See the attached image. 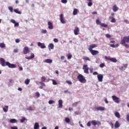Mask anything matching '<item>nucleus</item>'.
<instances>
[{
	"label": "nucleus",
	"mask_w": 129,
	"mask_h": 129,
	"mask_svg": "<svg viewBox=\"0 0 129 129\" xmlns=\"http://www.w3.org/2000/svg\"><path fill=\"white\" fill-rule=\"evenodd\" d=\"M41 79L42 82H45L46 81V77L45 76H42Z\"/></svg>",
	"instance_id": "obj_34"
},
{
	"label": "nucleus",
	"mask_w": 129,
	"mask_h": 129,
	"mask_svg": "<svg viewBox=\"0 0 129 129\" xmlns=\"http://www.w3.org/2000/svg\"><path fill=\"white\" fill-rule=\"evenodd\" d=\"M126 119L127 121H129V114L126 115Z\"/></svg>",
	"instance_id": "obj_59"
},
{
	"label": "nucleus",
	"mask_w": 129,
	"mask_h": 129,
	"mask_svg": "<svg viewBox=\"0 0 129 129\" xmlns=\"http://www.w3.org/2000/svg\"><path fill=\"white\" fill-rule=\"evenodd\" d=\"M78 10H77V9H75L73 13L74 16H76V15H77L78 14Z\"/></svg>",
	"instance_id": "obj_29"
},
{
	"label": "nucleus",
	"mask_w": 129,
	"mask_h": 129,
	"mask_svg": "<svg viewBox=\"0 0 129 129\" xmlns=\"http://www.w3.org/2000/svg\"><path fill=\"white\" fill-rule=\"evenodd\" d=\"M60 21L61 24H66V21L64 20V15L63 14L60 15Z\"/></svg>",
	"instance_id": "obj_10"
},
{
	"label": "nucleus",
	"mask_w": 129,
	"mask_h": 129,
	"mask_svg": "<svg viewBox=\"0 0 129 129\" xmlns=\"http://www.w3.org/2000/svg\"><path fill=\"white\" fill-rule=\"evenodd\" d=\"M97 47V44H92L89 46L88 50L89 51L93 50L92 49H94V48H96Z\"/></svg>",
	"instance_id": "obj_8"
},
{
	"label": "nucleus",
	"mask_w": 129,
	"mask_h": 129,
	"mask_svg": "<svg viewBox=\"0 0 129 129\" xmlns=\"http://www.w3.org/2000/svg\"><path fill=\"white\" fill-rule=\"evenodd\" d=\"M65 121L66 122H67L68 123L69 122H70V119L69 118L67 117L65 118Z\"/></svg>",
	"instance_id": "obj_39"
},
{
	"label": "nucleus",
	"mask_w": 129,
	"mask_h": 129,
	"mask_svg": "<svg viewBox=\"0 0 129 129\" xmlns=\"http://www.w3.org/2000/svg\"><path fill=\"white\" fill-rule=\"evenodd\" d=\"M49 104H53V103H55V101L52 100H50L48 101Z\"/></svg>",
	"instance_id": "obj_41"
},
{
	"label": "nucleus",
	"mask_w": 129,
	"mask_h": 129,
	"mask_svg": "<svg viewBox=\"0 0 129 129\" xmlns=\"http://www.w3.org/2000/svg\"><path fill=\"white\" fill-rule=\"evenodd\" d=\"M8 10L11 12V13H13V7L10 6L8 7Z\"/></svg>",
	"instance_id": "obj_35"
},
{
	"label": "nucleus",
	"mask_w": 129,
	"mask_h": 129,
	"mask_svg": "<svg viewBox=\"0 0 129 129\" xmlns=\"http://www.w3.org/2000/svg\"><path fill=\"white\" fill-rule=\"evenodd\" d=\"M123 45H124V47H125V48H129V45L125 43V44H123Z\"/></svg>",
	"instance_id": "obj_51"
},
{
	"label": "nucleus",
	"mask_w": 129,
	"mask_h": 129,
	"mask_svg": "<svg viewBox=\"0 0 129 129\" xmlns=\"http://www.w3.org/2000/svg\"><path fill=\"white\" fill-rule=\"evenodd\" d=\"M125 43H129V36H124L123 37V39L121 40V45H123V44H125Z\"/></svg>",
	"instance_id": "obj_3"
},
{
	"label": "nucleus",
	"mask_w": 129,
	"mask_h": 129,
	"mask_svg": "<svg viewBox=\"0 0 129 129\" xmlns=\"http://www.w3.org/2000/svg\"><path fill=\"white\" fill-rule=\"evenodd\" d=\"M72 58V55L69 54L68 55V59H71Z\"/></svg>",
	"instance_id": "obj_46"
},
{
	"label": "nucleus",
	"mask_w": 129,
	"mask_h": 129,
	"mask_svg": "<svg viewBox=\"0 0 129 129\" xmlns=\"http://www.w3.org/2000/svg\"><path fill=\"white\" fill-rule=\"evenodd\" d=\"M105 59L106 60H109V61H111V62H113L114 63H116L117 62V59L114 58H111L107 56H105Z\"/></svg>",
	"instance_id": "obj_6"
},
{
	"label": "nucleus",
	"mask_w": 129,
	"mask_h": 129,
	"mask_svg": "<svg viewBox=\"0 0 129 129\" xmlns=\"http://www.w3.org/2000/svg\"><path fill=\"white\" fill-rule=\"evenodd\" d=\"M41 32L42 33V34H46V33H47V30H42Z\"/></svg>",
	"instance_id": "obj_50"
},
{
	"label": "nucleus",
	"mask_w": 129,
	"mask_h": 129,
	"mask_svg": "<svg viewBox=\"0 0 129 129\" xmlns=\"http://www.w3.org/2000/svg\"><path fill=\"white\" fill-rule=\"evenodd\" d=\"M112 10L114 12H116L118 10V7L116 5H114L112 8Z\"/></svg>",
	"instance_id": "obj_22"
},
{
	"label": "nucleus",
	"mask_w": 129,
	"mask_h": 129,
	"mask_svg": "<svg viewBox=\"0 0 129 129\" xmlns=\"http://www.w3.org/2000/svg\"><path fill=\"white\" fill-rule=\"evenodd\" d=\"M112 99L116 103H119V102H120L119 98L116 97L115 95L112 96Z\"/></svg>",
	"instance_id": "obj_5"
},
{
	"label": "nucleus",
	"mask_w": 129,
	"mask_h": 129,
	"mask_svg": "<svg viewBox=\"0 0 129 129\" xmlns=\"http://www.w3.org/2000/svg\"><path fill=\"white\" fill-rule=\"evenodd\" d=\"M114 114L116 117H117V118H120V114H119V113L118 112H115Z\"/></svg>",
	"instance_id": "obj_27"
},
{
	"label": "nucleus",
	"mask_w": 129,
	"mask_h": 129,
	"mask_svg": "<svg viewBox=\"0 0 129 129\" xmlns=\"http://www.w3.org/2000/svg\"><path fill=\"white\" fill-rule=\"evenodd\" d=\"M25 83L26 84V85H28L29 83H30V79H27L25 80Z\"/></svg>",
	"instance_id": "obj_32"
},
{
	"label": "nucleus",
	"mask_w": 129,
	"mask_h": 129,
	"mask_svg": "<svg viewBox=\"0 0 129 129\" xmlns=\"http://www.w3.org/2000/svg\"><path fill=\"white\" fill-rule=\"evenodd\" d=\"M0 63L3 66V67H5V66H8L9 68H17V66L13 63H11L10 62L7 61L6 62V60H5L3 58H0Z\"/></svg>",
	"instance_id": "obj_1"
},
{
	"label": "nucleus",
	"mask_w": 129,
	"mask_h": 129,
	"mask_svg": "<svg viewBox=\"0 0 129 129\" xmlns=\"http://www.w3.org/2000/svg\"><path fill=\"white\" fill-rule=\"evenodd\" d=\"M80 31V29L78 28V27H75V29L74 30V34L76 35V36H77V35H78L79 33V32Z\"/></svg>",
	"instance_id": "obj_12"
},
{
	"label": "nucleus",
	"mask_w": 129,
	"mask_h": 129,
	"mask_svg": "<svg viewBox=\"0 0 129 129\" xmlns=\"http://www.w3.org/2000/svg\"><path fill=\"white\" fill-rule=\"evenodd\" d=\"M14 12L16 14H18L19 15H21V14H22V12H21L20 11H19L18 9H14Z\"/></svg>",
	"instance_id": "obj_30"
},
{
	"label": "nucleus",
	"mask_w": 129,
	"mask_h": 129,
	"mask_svg": "<svg viewBox=\"0 0 129 129\" xmlns=\"http://www.w3.org/2000/svg\"><path fill=\"white\" fill-rule=\"evenodd\" d=\"M0 48H6V44L4 43H0Z\"/></svg>",
	"instance_id": "obj_31"
},
{
	"label": "nucleus",
	"mask_w": 129,
	"mask_h": 129,
	"mask_svg": "<svg viewBox=\"0 0 129 129\" xmlns=\"http://www.w3.org/2000/svg\"><path fill=\"white\" fill-rule=\"evenodd\" d=\"M38 47H40L41 49H45V48H46V46L45 45H43V44H42L40 42L38 43Z\"/></svg>",
	"instance_id": "obj_17"
},
{
	"label": "nucleus",
	"mask_w": 129,
	"mask_h": 129,
	"mask_svg": "<svg viewBox=\"0 0 129 129\" xmlns=\"http://www.w3.org/2000/svg\"><path fill=\"white\" fill-rule=\"evenodd\" d=\"M100 68H103V67H104V66H105V64H104V63H102L100 64Z\"/></svg>",
	"instance_id": "obj_42"
},
{
	"label": "nucleus",
	"mask_w": 129,
	"mask_h": 129,
	"mask_svg": "<svg viewBox=\"0 0 129 129\" xmlns=\"http://www.w3.org/2000/svg\"><path fill=\"white\" fill-rule=\"evenodd\" d=\"M35 94H36L37 97H40V93L39 92H36L35 93Z\"/></svg>",
	"instance_id": "obj_52"
},
{
	"label": "nucleus",
	"mask_w": 129,
	"mask_h": 129,
	"mask_svg": "<svg viewBox=\"0 0 129 129\" xmlns=\"http://www.w3.org/2000/svg\"><path fill=\"white\" fill-rule=\"evenodd\" d=\"M30 58H31V59H33V58H35V55L34 54V53L31 54Z\"/></svg>",
	"instance_id": "obj_45"
},
{
	"label": "nucleus",
	"mask_w": 129,
	"mask_h": 129,
	"mask_svg": "<svg viewBox=\"0 0 129 129\" xmlns=\"http://www.w3.org/2000/svg\"><path fill=\"white\" fill-rule=\"evenodd\" d=\"M69 110V111H72V110H73V108L70 107Z\"/></svg>",
	"instance_id": "obj_64"
},
{
	"label": "nucleus",
	"mask_w": 129,
	"mask_h": 129,
	"mask_svg": "<svg viewBox=\"0 0 129 129\" xmlns=\"http://www.w3.org/2000/svg\"><path fill=\"white\" fill-rule=\"evenodd\" d=\"M119 126H120V124H119V122H118V121H116L114 125L115 128H118Z\"/></svg>",
	"instance_id": "obj_19"
},
{
	"label": "nucleus",
	"mask_w": 129,
	"mask_h": 129,
	"mask_svg": "<svg viewBox=\"0 0 129 129\" xmlns=\"http://www.w3.org/2000/svg\"><path fill=\"white\" fill-rule=\"evenodd\" d=\"M63 107V101L62 100H58V108Z\"/></svg>",
	"instance_id": "obj_14"
},
{
	"label": "nucleus",
	"mask_w": 129,
	"mask_h": 129,
	"mask_svg": "<svg viewBox=\"0 0 129 129\" xmlns=\"http://www.w3.org/2000/svg\"><path fill=\"white\" fill-rule=\"evenodd\" d=\"M10 123H17L18 122V120L16 119H11L10 120Z\"/></svg>",
	"instance_id": "obj_20"
},
{
	"label": "nucleus",
	"mask_w": 129,
	"mask_h": 129,
	"mask_svg": "<svg viewBox=\"0 0 129 129\" xmlns=\"http://www.w3.org/2000/svg\"><path fill=\"white\" fill-rule=\"evenodd\" d=\"M83 59L85 61H90V58H89V57H88L87 56H83Z\"/></svg>",
	"instance_id": "obj_28"
},
{
	"label": "nucleus",
	"mask_w": 129,
	"mask_h": 129,
	"mask_svg": "<svg viewBox=\"0 0 129 129\" xmlns=\"http://www.w3.org/2000/svg\"><path fill=\"white\" fill-rule=\"evenodd\" d=\"M18 50H19L18 49V48H16V49H14L13 52H14V53H18Z\"/></svg>",
	"instance_id": "obj_56"
},
{
	"label": "nucleus",
	"mask_w": 129,
	"mask_h": 129,
	"mask_svg": "<svg viewBox=\"0 0 129 129\" xmlns=\"http://www.w3.org/2000/svg\"><path fill=\"white\" fill-rule=\"evenodd\" d=\"M96 109H97V110H100L101 111H104V110H105V108L104 107L100 106L96 108Z\"/></svg>",
	"instance_id": "obj_16"
},
{
	"label": "nucleus",
	"mask_w": 129,
	"mask_h": 129,
	"mask_svg": "<svg viewBox=\"0 0 129 129\" xmlns=\"http://www.w3.org/2000/svg\"><path fill=\"white\" fill-rule=\"evenodd\" d=\"M58 41H59V40H58V39H57V38H54V39H53V41H54L55 43H58Z\"/></svg>",
	"instance_id": "obj_49"
},
{
	"label": "nucleus",
	"mask_w": 129,
	"mask_h": 129,
	"mask_svg": "<svg viewBox=\"0 0 129 129\" xmlns=\"http://www.w3.org/2000/svg\"><path fill=\"white\" fill-rule=\"evenodd\" d=\"M77 79L79 80L81 83H86V79H85V78H84V76H83L81 74H79L77 77Z\"/></svg>",
	"instance_id": "obj_2"
},
{
	"label": "nucleus",
	"mask_w": 129,
	"mask_h": 129,
	"mask_svg": "<svg viewBox=\"0 0 129 129\" xmlns=\"http://www.w3.org/2000/svg\"><path fill=\"white\" fill-rule=\"evenodd\" d=\"M90 53L92 54L93 56H95L97 55L98 54H99V52L97 50H93L90 51Z\"/></svg>",
	"instance_id": "obj_13"
},
{
	"label": "nucleus",
	"mask_w": 129,
	"mask_h": 129,
	"mask_svg": "<svg viewBox=\"0 0 129 129\" xmlns=\"http://www.w3.org/2000/svg\"><path fill=\"white\" fill-rule=\"evenodd\" d=\"M67 83H68V84H69L70 85H72V82H71V81H66Z\"/></svg>",
	"instance_id": "obj_44"
},
{
	"label": "nucleus",
	"mask_w": 129,
	"mask_h": 129,
	"mask_svg": "<svg viewBox=\"0 0 129 129\" xmlns=\"http://www.w3.org/2000/svg\"><path fill=\"white\" fill-rule=\"evenodd\" d=\"M25 120H26V118L22 117V118L20 120V121L21 122L23 123L25 122Z\"/></svg>",
	"instance_id": "obj_40"
},
{
	"label": "nucleus",
	"mask_w": 129,
	"mask_h": 129,
	"mask_svg": "<svg viewBox=\"0 0 129 129\" xmlns=\"http://www.w3.org/2000/svg\"><path fill=\"white\" fill-rule=\"evenodd\" d=\"M91 123L93 125H94V126H95V125H98V126L101 125V122L99 121L92 120Z\"/></svg>",
	"instance_id": "obj_7"
},
{
	"label": "nucleus",
	"mask_w": 129,
	"mask_h": 129,
	"mask_svg": "<svg viewBox=\"0 0 129 129\" xmlns=\"http://www.w3.org/2000/svg\"><path fill=\"white\" fill-rule=\"evenodd\" d=\"M96 23L97 24V25H101V23L99 21V19H96Z\"/></svg>",
	"instance_id": "obj_38"
},
{
	"label": "nucleus",
	"mask_w": 129,
	"mask_h": 129,
	"mask_svg": "<svg viewBox=\"0 0 129 129\" xmlns=\"http://www.w3.org/2000/svg\"><path fill=\"white\" fill-rule=\"evenodd\" d=\"M98 80L99 82H102L103 79V75L99 74L97 76Z\"/></svg>",
	"instance_id": "obj_11"
},
{
	"label": "nucleus",
	"mask_w": 129,
	"mask_h": 129,
	"mask_svg": "<svg viewBox=\"0 0 129 129\" xmlns=\"http://www.w3.org/2000/svg\"><path fill=\"white\" fill-rule=\"evenodd\" d=\"M92 5H93L92 2H89V3H88V6L89 7H91V6H92Z\"/></svg>",
	"instance_id": "obj_48"
},
{
	"label": "nucleus",
	"mask_w": 129,
	"mask_h": 129,
	"mask_svg": "<svg viewBox=\"0 0 129 129\" xmlns=\"http://www.w3.org/2000/svg\"><path fill=\"white\" fill-rule=\"evenodd\" d=\"M14 24L15 27H19V23L15 22Z\"/></svg>",
	"instance_id": "obj_55"
},
{
	"label": "nucleus",
	"mask_w": 129,
	"mask_h": 129,
	"mask_svg": "<svg viewBox=\"0 0 129 129\" xmlns=\"http://www.w3.org/2000/svg\"><path fill=\"white\" fill-rule=\"evenodd\" d=\"M39 84H40V86L39 87L40 89H43L44 87L46 86V85L43 82H40Z\"/></svg>",
	"instance_id": "obj_18"
},
{
	"label": "nucleus",
	"mask_w": 129,
	"mask_h": 129,
	"mask_svg": "<svg viewBox=\"0 0 129 129\" xmlns=\"http://www.w3.org/2000/svg\"><path fill=\"white\" fill-rule=\"evenodd\" d=\"M16 43H20V39H17L15 40Z\"/></svg>",
	"instance_id": "obj_61"
},
{
	"label": "nucleus",
	"mask_w": 129,
	"mask_h": 129,
	"mask_svg": "<svg viewBox=\"0 0 129 129\" xmlns=\"http://www.w3.org/2000/svg\"><path fill=\"white\" fill-rule=\"evenodd\" d=\"M83 69L84 70V73L86 74H89V68H88V66L87 64L84 65L83 67Z\"/></svg>",
	"instance_id": "obj_4"
},
{
	"label": "nucleus",
	"mask_w": 129,
	"mask_h": 129,
	"mask_svg": "<svg viewBox=\"0 0 129 129\" xmlns=\"http://www.w3.org/2000/svg\"><path fill=\"white\" fill-rule=\"evenodd\" d=\"M110 46L112 48H115V45L114 44H110Z\"/></svg>",
	"instance_id": "obj_57"
},
{
	"label": "nucleus",
	"mask_w": 129,
	"mask_h": 129,
	"mask_svg": "<svg viewBox=\"0 0 129 129\" xmlns=\"http://www.w3.org/2000/svg\"><path fill=\"white\" fill-rule=\"evenodd\" d=\"M109 19H110L111 20H112L111 21V23H115L116 21H115V19L114 18H113V17L112 16H110L109 17Z\"/></svg>",
	"instance_id": "obj_25"
},
{
	"label": "nucleus",
	"mask_w": 129,
	"mask_h": 129,
	"mask_svg": "<svg viewBox=\"0 0 129 129\" xmlns=\"http://www.w3.org/2000/svg\"><path fill=\"white\" fill-rule=\"evenodd\" d=\"M100 26L101 27H104V28H107L108 27L107 24H105V23H101Z\"/></svg>",
	"instance_id": "obj_33"
},
{
	"label": "nucleus",
	"mask_w": 129,
	"mask_h": 129,
	"mask_svg": "<svg viewBox=\"0 0 129 129\" xmlns=\"http://www.w3.org/2000/svg\"><path fill=\"white\" fill-rule=\"evenodd\" d=\"M44 62L45 63H51L52 62H53V60L51 59H46L45 60H44Z\"/></svg>",
	"instance_id": "obj_21"
},
{
	"label": "nucleus",
	"mask_w": 129,
	"mask_h": 129,
	"mask_svg": "<svg viewBox=\"0 0 129 129\" xmlns=\"http://www.w3.org/2000/svg\"><path fill=\"white\" fill-rule=\"evenodd\" d=\"M62 4H67V0H61Z\"/></svg>",
	"instance_id": "obj_47"
},
{
	"label": "nucleus",
	"mask_w": 129,
	"mask_h": 129,
	"mask_svg": "<svg viewBox=\"0 0 129 129\" xmlns=\"http://www.w3.org/2000/svg\"><path fill=\"white\" fill-rule=\"evenodd\" d=\"M78 103H79L78 102H76L75 103H73L72 104V106L73 107L77 106V105H78Z\"/></svg>",
	"instance_id": "obj_37"
},
{
	"label": "nucleus",
	"mask_w": 129,
	"mask_h": 129,
	"mask_svg": "<svg viewBox=\"0 0 129 129\" xmlns=\"http://www.w3.org/2000/svg\"><path fill=\"white\" fill-rule=\"evenodd\" d=\"M93 75H98V73L96 72H95L93 73Z\"/></svg>",
	"instance_id": "obj_62"
},
{
	"label": "nucleus",
	"mask_w": 129,
	"mask_h": 129,
	"mask_svg": "<svg viewBox=\"0 0 129 129\" xmlns=\"http://www.w3.org/2000/svg\"><path fill=\"white\" fill-rule=\"evenodd\" d=\"M51 81L52 82V84L53 85H57V82L55 80H51Z\"/></svg>",
	"instance_id": "obj_36"
},
{
	"label": "nucleus",
	"mask_w": 129,
	"mask_h": 129,
	"mask_svg": "<svg viewBox=\"0 0 129 129\" xmlns=\"http://www.w3.org/2000/svg\"><path fill=\"white\" fill-rule=\"evenodd\" d=\"M123 67H124V68H127V64H124L123 65Z\"/></svg>",
	"instance_id": "obj_63"
},
{
	"label": "nucleus",
	"mask_w": 129,
	"mask_h": 129,
	"mask_svg": "<svg viewBox=\"0 0 129 129\" xmlns=\"http://www.w3.org/2000/svg\"><path fill=\"white\" fill-rule=\"evenodd\" d=\"M124 23H126V24H129V21L127 20H124Z\"/></svg>",
	"instance_id": "obj_60"
},
{
	"label": "nucleus",
	"mask_w": 129,
	"mask_h": 129,
	"mask_svg": "<svg viewBox=\"0 0 129 129\" xmlns=\"http://www.w3.org/2000/svg\"><path fill=\"white\" fill-rule=\"evenodd\" d=\"M3 110L4 112H8V110H9V106H5V107L3 108Z\"/></svg>",
	"instance_id": "obj_23"
},
{
	"label": "nucleus",
	"mask_w": 129,
	"mask_h": 129,
	"mask_svg": "<svg viewBox=\"0 0 129 129\" xmlns=\"http://www.w3.org/2000/svg\"><path fill=\"white\" fill-rule=\"evenodd\" d=\"M11 23H13V24H16V21L14 19H11Z\"/></svg>",
	"instance_id": "obj_53"
},
{
	"label": "nucleus",
	"mask_w": 129,
	"mask_h": 129,
	"mask_svg": "<svg viewBox=\"0 0 129 129\" xmlns=\"http://www.w3.org/2000/svg\"><path fill=\"white\" fill-rule=\"evenodd\" d=\"M11 129H18V127L17 126H12L11 127Z\"/></svg>",
	"instance_id": "obj_58"
},
{
	"label": "nucleus",
	"mask_w": 129,
	"mask_h": 129,
	"mask_svg": "<svg viewBox=\"0 0 129 129\" xmlns=\"http://www.w3.org/2000/svg\"><path fill=\"white\" fill-rule=\"evenodd\" d=\"M39 123L38 122H35L34 126V129H39Z\"/></svg>",
	"instance_id": "obj_26"
},
{
	"label": "nucleus",
	"mask_w": 129,
	"mask_h": 129,
	"mask_svg": "<svg viewBox=\"0 0 129 129\" xmlns=\"http://www.w3.org/2000/svg\"><path fill=\"white\" fill-rule=\"evenodd\" d=\"M28 53H30V49H29V47H25L23 48V53L24 55H26V54H28Z\"/></svg>",
	"instance_id": "obj_9"
},
{
	"label": "nucleus",
	"mask_w": 129,
	"mask_h": 129,
	"mask_svg": "<svg viewBox=\"0 0 129 129\" xmlns=\"http://www.w3.org/2000/svg\"><path fill=\"white\" fill-rule=\"evenodd\" d=\"M87 126H90V125H91V123L90 121L88 122V123H87Z\"/></svg>",
	"instance_id": "obj_54"
},
{
	"label": "nucleus",
	"mask_w": 129,
	"mask_h": 129,
	"mask_svg": "<svg viewBox=\"0 0 129 129\" xmlns=\"http://www.w3.org/2000/svg\"><path fill=\"white\" fill-rule=\"evenodd\" d=\"M48 29L49 30H53V23H52V22L49 21L48 22Z\"/></svg>",
	"instance_id": "obj_15"
},
{
	"label": "nucleus",
	"mask_w": 129,
	"mask_h": 129,
	"mask_svg": "<svg viewBox=\"0 0 129 129\" xmlns=\"http://www.w3.org/2000/svg\"><path fill=\"white\" fill-rule=\"evenodd\" d=\"M48 48L49 50L54 49V44H53L52 43L49 44L48 45Z\"/></svg>",
	"instance_id": "obj_24"
},
{
	"label": "nucleus",
	"mask_w": 129,
	"mask_h": 129,
	"mask_svg": "<svg viewBox=\"0 0 129 129\" xmlns=\"http://www.w3.org/2000/svg\"><path fill=\"white\" fill-rule=\"evenodd\" d=\"M105 36L106 38H111V35H110V34H106Z\"/></svg>",
	"instance_id": "obj_43"
}]
</instances>
